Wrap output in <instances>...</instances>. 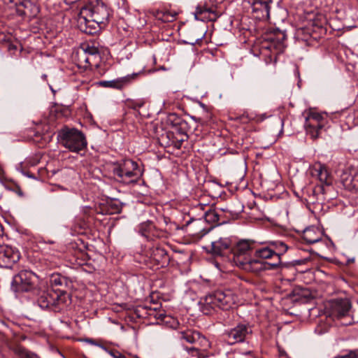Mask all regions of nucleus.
I'll return each instance as SVG.
<instances>
[{
	"instance_id": "nucleus-32",
	"label": "nucleus",
	"mask_w": 358,
	"mask_h": 358,
	"mask_svg": "<svg viewBox=\"0 0 358 358\" xmlns=\"http://www.w3.org/2000/svg\"><path fill=\"white\" fill-rule=\"evenodd\" d=\"M334 358H358V350H351L346 355H338Z\"/></svg>"
},
{
	"instance_id": "nucleus-8",
	"label": "nucleus",
	"mask_w": 358,
	"mask_h": 358,
	"mask_svg": "<svg viewBox=\"0 0 358 358\" xmlns=\"http://www.w3.org/2000/svg\"><path fill=\"white\" fill-rule=\"evenodd\" d=\"M328 120L325 115L315 111L309 110L305 120V129L312 139L319 138L321 131L327 124Z\"/></svg>"
},
{
	"instance_id": "nucleus-22",
	"label": "nucleus",
	"mask_w": 358,
	"mask_h": 358,
	"mask_svg": "<svg viewBox=\"0 0 358 358\" xmlns=\"http://www.w3.org/2000/svg\"><path fill=\"white\" fill-rule=\"evenodd\" d=\"M10 350L17 358H40L36 353L21 345H15Z\"/></svg>"
},
{
	"instance_id": "nucleus-33",
	"label": "nucleus",
	"mask_w": 358,
	"mask_h": 358,
	"mask_svg": "<svg viewBox=\"0 0 358 358\" xmlns=\"http://www.w3.org/2000/svg\"><path fill=\"white\" fill-rule=\"evenodd\" d=\"M102 348L104 349L113 358H126L124 355H123L122 353H120L117 350H109L103 346H102Z\"/></svg>"
},
{
	"instance_id": "nucleus-44",
	"label": "nucleus",
	"mask_w": 358,
	"mask_h": 358,
	"mask_svg": "<svg viewBox=\"0 0 358 358\" xmlns=\"http://www.w3.org/2000/svg\"><path fill=\"white\" fill-rule=\"evenodd\" d=\"M9 1H10V2H11V3H13V0H9Z\"/></svg>"
},
{
	"instance_id": "nucleus-27",
	"label": "nucleus",
	"mask_w": 358,
	"mask_h": 358,
	"mask_svg": "<svg viewBox=\"0 0 358 358\" xmlns=\"http://www.w3.org/2000/svg\"><path fill=\"white\" fill-rule=\"evenodd\" d=\"M77 56L78 62H79L80 65H83L85 67H87V66L96 65L94 61H92L91 58L89 57L88 55L81 49L78 50Z\"/></svg>"
},
{
	"instance_id": "nucleus-39",
	"label": "nucleus",
	"mask_w": 358,
	"mask_h": 358,
	"mask_svg": "<svg viewBox=\"0 0 358 358\" xmlns=\"http://www.w3.org/2000/svg\"><path fill=\"white\" fill-rule=\"evenodd\" d=\"M87 341L91 344H93V345H96L95 341H93V340H91V339H89V340H87Z\"/></svg>"
},
{
	"instance_id": "nucleus-23",
	"label": "nucleus",
	"mask_w": 358,
	"mask_h": 358,
	"mask_svg": "<svg viewBox=\"0 0 358 358\" xmlns=\"http://www.w3.org/2000/svg\"><path fill=\"white\" fill-rule=\"evenodd\" d=\"M155 317L162 324L171 329H176L179 325L178 320L171 315L158 313L155 315Z\"/></svg>"
},
{
	"instance_id": "nucleus-45",
	"label": "nucleus",
	"mask_w": 358,
	"mask_h": 358,
	"mask_svg": "<svg viewBox=\"0 0 358 358\" xmlns=\"http://www.w3.org/2000/svg\"><path fill=\"white\" fill-rule=\"evenodd\" d=\"M357 1H358V0H357Z\"/></svg>"
},
{
	"instance_id": "nucleus-24",
	"label": "nucleus",
	"mask_w": 358,
	"mask_h": 358,
	"mask_svg": "<svg viewBox=\"0 0 358 358\" xmlns=\"http://www.w3.org/2000/svg\"><path fill=\"white\" fill-rule=\"evenodd\" d=\"M138 231L148 240H152V236H156L155 227L151 222L141 223L139 225Z\"/></svg>"
},
{
	"instance_id": "nucleus-37",
	"label": "nucleus",
	"mask_w": 358,
	"mask_h": 358,
	"mask_svg": "<svg viewBox=\"0 0 358 358\" xmlns=\"http://www.w3.org/2000/svg\"><path fill=\"white\" fill-rule=\"evenodd\" d=\"M65 2L67 3V4H72L76 1H78V0H64Z\"/></svg>"
},
{
	"instance_id": "nucleus-40",
	"label": "nucleus",
	"mask_w": 358,
	"mask_h": 358,
	"mask_svg": "<svg viewBox=\"0 0 358 358\" xmlns=\"http://www.w3.org/2000/svg\"><path fill=\"white\" fill-rule=\"evenodd\" d=\"M205 205H202V204H199V206L201 208H203V206H204Z\"/></svg>"
},
{
	"instance_id": "nucleus-9",
	"label": "nucleus",
	"mask_w": 358,
	"mask_h": 358,
	"mask_svg": "<svg viewBox=\"0 0 358 358\" xmlns=\"http://www.w3.org/2000/svg\"><path fill=\"white\" fill-rule=\"evenodd\" d=\"M36 276L29 271H22L13 278V289L17 292H29L32 290L36 284Z\"/></svg>"
},
{
	"instance_id": "nucleus-5",
	"label": "nucleus",
	"mask_w": 358,
	"mask_h": 358,
	"mask_svg": "<svg viewBox=\"0 0 358 358\" xmlns=\"http://www.w3.org/2000/svg\"><path fill=\"white\" fill-rule=\"evenodd\" d=\"M69 301V296L66 292L60 289H47L41 293L37 303L42 309H50L59 312Z\"/></svg>"
},
{
	"instance_id": "nucleus-26",
	"label": "nucleus",
	"mask_w": 358,
	"mask_h": 358,
	"mask_svg": "<svg viewBox=\"0 0 358 358\" xmlns=\"http://www.w3.org/2000/svg\"><path fill=\"white\" fill-rule=\"evenodd\" d=\"M209 209L204 212L203 217L205 218V220L208 223H216V222H224V220H223L221 217L222 215L220 213L218 209H210V207H208Z\"/></svg>"
},
{
	"instance_id": "nucleus-17",
	"label": "nucleus",
	"mask_w": 358,
	"mask_h": 358,
	"mask_svg": "<svg viewBox=\"0 0 358 358\" xmlns=\"http://www.w3.org/2000/svg\"><path fill=\"white\" fill-rule=\"evenodd\" d=\"M233 242L229 238H220L217 241L211 242V251L215 255L224 256L230 252L233 248Z\"/></svg>"
},
{
	"instance_id": "nucleus-28",
	"label": "nucleus",
	"mask_w": 358,
	"mask_h": 358,
	"mask_svg": "<svg viewBox=\"0 0 358 358\" xmlns=\"http://www.w3.org/2000/svg\"><path fill=\"white\" fill-rule=\"evenodd\" d=\"M204 13H209L213 15V17L209 16L210 20H215L218 17V15L212 9L206 7L197 6L195 11V18L199 19V16Z\"/></svg>"
},
{
	"instance_id": "nucleus-16",
	"label": "nucleus",
	"mask_w": 358,
	"mask_h": 358,
	"mask_svg": "<svg viewBox=\"0 0 358 358\" xmlns=\"http://www.w3.org/2000/svg\"><path fill=\"white\" fill-rule=\"evenodd\" d=\"M271 3L272 0H254L251 5L252 13L260 20L268 19Z\"/></svg>"
},
{
	"instance_id": "nucleus-29",
	"label": "nucleus",
	"mask_w": 358,
	"mask_h": 358,
	"mask_svg": "<svg viewBox=\"0 0 358 358\" xmlns=\"http://www.w3.org/2000/svg\"><path fill=\"white\" fill-rule=\"evenodd\" d=\"M51 282L52 285L55 286H66L68 280L65 277L59 274H55L52 276Z\"/></svg>"
},
{
	"instance_id": "nucleus-34",
	"label": "nucleus",
	"mask_w": 358,
	"mask_h": 358,
	"mask_svg": "<svg viewBox=\"0 0 358 358\" xmlns=\"http://www.w3.org/2000/svg\"><path fill=\"white\" fill-rule=\"evenodd\" d=\"M176 15V13L172 14L170 12H166L164 13V15H163L164 20L167 21V22L173 21L175 20Z\"/></svg>"
},
{
	"instance_id": "nucleus-14",
	"label": "nucleus",
	"mask_w": 358,
	"mask_h": 358,
	"mask_svg": "<svg viewBox=\"0 0 358 358\" xmlns=\"http://www.w3.org/2000/svg\"><path fill=\"white\" fill-rule=\"evenodd\" d=\"M138 75V73L129 74L111 80H101L97 84L103 87L121 90L129 85L137 78Z\"/></svg>"
},
{
	"instance_id": "nucleus-7",
	"label": "nucleus",
	"mask_w": 358,
	"mask_h": 358,
	"mask_svg": "<svg viewBox=\"0 0 358 358\" xmlns=\"http://www.w3.org/2000/svg\"><path fill=\"white\" fill-rule=\"evenodd\" d=\"M311 175L317 178L320 182L321 185L315 187L313 189V199L310 198L312 203L322 199H319L318 196H323L326 193V187L331 186L332 183V178L327 168V166L320 162L315 163L311 169Z\"/></svg>"
},
{
	"instance_id": "nucleus-4",
	"label": "nucleus",
	"mask_w": 358,
	"mask_h": 358,
	"mask_svg": "<svg viewBox=\"0 0 358 358\" xmlns=\"http://www.w3.org/2000/svg\"><path fill=\"white\" fill-rule=\"evenodd\" d=\"M112 172L117 182L127 185L137 183L143 176L138 163L129 159L114 164Z\"/></svg>"
},
{
	"instance_id": "nucleus-42",
	"label": "nucleus",
	"mask_w": 358,
	"mask_h": 358,
	"mask_svg": "<svg viewBox=\"0 0 358 358\" xmlns=\"http://www.w3.org/2000/svg\"><path fill=\"white\" fill-rule=\"evenodd\" d=\"M189 43L194 44L195 43L194 42H189Z\"/></svg>"
},
{
	"instance_id": "nucleus-13",
	"label": "nucleus",
	"mask_w": 358,
	"mask_h": 358,
	"mask_svg": "<svg viewBox=\"0 0 358 358\" xmlns=\"http://www.w3.org/2000/svg\"><path fill=\"white\" fill-rule=\"evenodd\" d=\"M275 255L276 254L273 251L269 242L266 243H259V245L255 243L252 259L261 263L271 264V262H268L266 260L271 259L273 260V262H275Z\"/></svg>"
},
{
	"instance_id": "nucleus-19",
	"label": "nucleus",
	"mask_w": 358,
	"mask_h": 358,
	"mask_svg": "<svg viewBox=\"0 0 358 358\" xmlns=\"http://www.w3.org/2000/svg\"><path fill=\"white\" fill-rule=\"evenodd\" d=\"M341 181L345 189L350 191L358 190V170L344 171L341 175Z\"/></svg>"
},
{
	"instance_id": "nucleus-18",
	"label": "nucleus",
	"mask_w": 358,
	"mask_h": 358,
	"mask_svg": "<svg viewBox=\"0 0 358 358\" xmlns=\"http://www.w3.org/2000/svg\"><path fill=\"white\" fill-rule=\"evenodd\" d=\"M150 258L160 267L166 266L169 263V257L166 251L160 247H153L150 249Z\"/></svg>"
},
{
	"instance_id": "nucleus-20",
	"label": "nucleus",
	"mask_w": 358,
	"mask_h": 358,
	"mask_svg": "<svg viewBox=\"0 0 358 358\" xmlns=\"http://www.w3.org/2000/svg\"><path fill=\"white\" fill-rule=\"evenodd\" d=\"M323 236V231L317 227H309L303 232V239L308 244H313L320 241Z\"/></svg>"
},
{
	"instance_id": "nucleus-41",
	"label": "nucleus",
	"mask_w": 358,
	"mask_h": 358,
	"mask_svg": "<svg viewBox=\"0 0 358 358\" xmlns=\"http://www.w3.org/2000/svg\"><path fill=\"white\" fill-rule=\"evenodd\" d=\"M201 38H197V39L196 40V41H199V40H201Z\"/></svg>"
},
{
	"instance_id": "nucleus-31",
	"label": "nucleus",
	"mask_w": 358,
	"mask_h": 358,
	"mask_svg": "<svg viewBox=\"0 0 358 358\" xmlns=\"http://www.w3.org/2000/svg\"><path fill=\"white\" fill-rule=\"evenodd\" d=\"M199 347L187 348L186 350L188 353L187 358H201V353Z\"/></svg>"
},
{
	"instance_id": "nucleus-30",
	"label": "nucleus",
	"mask_w": 358,
	"mask_h": 358,
	"mask_svg": "<svg viewBox=\"0 0 358 358\" xmlns=\"http://www.w3.org/2000/svg\"><path fill=\"white\" fill-rule=\"evenodd\" d=\"M276 40L278 43V48L280 50L285 48L284 42L287 38V35L285 31L278 29L275 32Z\"/></svg>"
},
{
	"instance_id": "nucleus-21",
	"label": "nucleus",
	"mask_w": 358,
	"mask_h": 358,
	"mask_svg": "<svg viewBox=\"0 0 358 358\" xmlns=\"http://www.w3.org/2000/svg\"><path fill=\"white\" fill-rule=\"evenodd\" d=\"M351 308V303L347 299H337L334 302V312L338 317L346 316Z\"/></svg>"
},
{
	"instance_id": "nucleus-25",
	"label": "nucleus",
	"mask_w": 358,
	"mask_h": 358,
	"mask_svg": "<svg viewBox=\"0 0 358 358\" xmlns=\"http://www.w3.org/2000/svg\"><path fill=\"white\" fill-rule=\"evenodd\" d=\"M80 49L87 54L89 57L91 58L92 61H94V63L96 64V62H99V59L100 57L99 50L97 47L94 45V44L91 45L87 43L82 45Z\"/></svg>"
},
{
	"instance_id": "nucleus-2",
	"label": "nucleus",
	"mask_w": 358,
	"mask_h": 358,
	"mask_svg": "<svg viewBox=\"0 0 358 358\" xmlns=\"http://www.w3.org/2000/svg\"><path fill=\"white\" fill-rule=\"evenodd\" d=\"M256 242L251 240H241L233 245L232 259L234 264L242 269L253 273L263 271V263L255 261L250 254L255 252Z\"/></svg>"
},
{
	"instance_id": "nucleus-38",
	"label": "nucleus",
	"mask_w": 358,
	"mask_h": 358,
	"mask_svg": "<svg viewBox=\"0 0 358 358\" xmlns=\"http://www.w3.org/2000/svg\"><path fill=\"white\" fill-rule=\"evenodd\" d=\"M38 163V160L36 159V160H34L33 162H29V164L31 165V166H35L36 164H37Z\"/></svg>"
},
{
	"instance_id": "nucleus-35",
	"label": "nucleus",
	"mask_w": 358,
	"mask_h": 358,
	"mask_svg": "<svg viewBox=\"0 0 358 358\" xmlns=\"http://www.w3.org/2000/svg\"><path fill=\"white\" fill-rule=\"evenodd\" d=\"M24 6V3H20V5L17 6L16 12L19 15L22 16L25 15V11L22 8V7Z\"/></svg>"
},
{
	"instance_id": "nucleus-6",
	"label": "nucleus",
	"mask_w": 358,
	"mask_h": 358,
	"mask_svg": "<svg viewBox=\"0 0 358 358\" xmlns=\"http://www.w3.org/2000/svg\"><path fill=\"white\" fill-rule=\"evenodd\" d=\"M61 144L73 152L78 153L87 148L85 135L75 128L64 127L58 134Z\"/></svg>"
},
{
	"instance_id": "nucleus-3",
	"label": "nucleus",
	"mask_w": 358,
	"mask_h": 358,
	"mask_svg": "<svg viewBox=\"0 0 358 358\" xmlns=\"http://www.w3.org/2000/svg\"><path fill=\"white\" fill-rule=\"evenodd\" d=\"M237 301L238 296L232 290H217L201 299V310L205 315L210 314L217 307L227 310L231 308Z\"/></svg>"
},
{
	"instance_id": "nucleus-43",
	"label": "nucleus",
	"mask_w": 358,
	"mask_h": 358,
	"mask_svg": "<svg viewBox=\"0 0 358 358\" xmlns=\"http://www.w3.org/2000/svg\"><path fill=\"white\" fill-rule=\"evenodd\" d=\"M50 243L53 244L54 242L53 241H50Z\"/></svg>"
},
{
	"instance_id": "nucleus-11",
	"label": "nucleus",
	"mask_w": 358,
	"mask_h": 358,
	"mask_svg": "<svg viewBox=\"0 0 358 358\" xmlns=\"http://www.w3.org/2000/svg\"><path fill=\"white\" fill-rule=\"evenodd\" d=\"M269 244L275 252V262L271 264L263 263V271L272 270L278 268L281 265V256L283 255L288 249L287 245L282 241H269Z\"/></svg>"
},
{
	"instance_id": "nucleus-1",
	"label": "nucleus",
	"mask_w": 358,
	"mask_h": 358,
	"mask_svg": "<svg viewBox=\"0 0 358 358\" xmlns=\"http://www.w3.org/2000/svg\"><path fill=\"white\" fill-rule=\"evenodd\" d=\"M109 17V8L102 0L92 1L80 9L79 28L83 32L94 34L106 25Z\"/></svg>"
},
{
	"instance_id": "nucleus-12",
	"label": "nucleus",
	"mask_w": 358,
	"mask_h": 358,
	"mask_svg": "<svg viewBox=\"0 0 358 358\" xmlns=\"http://www.w3.org/2000/svg\"><path fill=\"white\" fill-rule=\"evenodd\" d=\"M252 333L250 327L245 324H238L226 332L227 339L229 344L243 342L248 335Z\"/></svg>"
},
{
	"instance_id": "nucleus-10",
	"label": "nucleus",
	"mask_w": 358,
	"mask_h": 358,
	"mask_svg": "<svg viewBox=\"0 0 358 358\" xmlns=\"http://www.w3.org/2000/svg\"><path fill=\"white\" fill-rule=\"evenodd\" d=\"M177 337L180 341H184L191 344H195L203 350H206L210 347V343L207 338L200 332L193 329L179 331Z\"/></svg>"
},
{
	"instance_id": "nucleus-36",
	"label": "nucleus",
	"mask_w": 358,
	"mask_h": 358,
	"mask_svg": "<svg viewBox=\"0 0 358 358\" xmlns=\"http://www.w3.org/2000/svg\"><path fill=\"white\" fill-rule=\"evenodd\" d=\"M230 213H234V215H237L238 213H239L240 212H241L243 210V207L241 208V209H239L237 211H233L232 210H227Z\"/></svg>"
},
{
	"instance_id": "nucleus-15",
	"label": "nucleus",
	"mask_w": 358,
	"mask_h": 358,
	"mask_svg": "<svg viewBox=\"0 0 358 358\" xmlns=\"http://www.w3.org/2000/svg\"><path fill=\"white\" fill-rule=\"evenodd\" d=\"M20 252L15 248L5 246L0 248V266L11 268L20 259Z\"/></svg>"
}]
</instances>
